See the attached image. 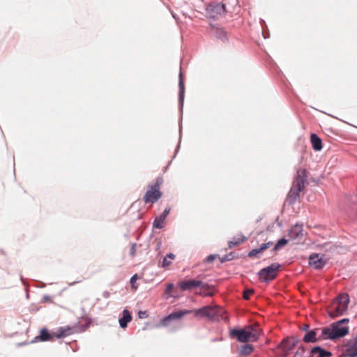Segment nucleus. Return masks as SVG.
Returning a JSON list of instances; mask_svg holds the SVG:
<instances>
[{"label": "nucleus", "mask_w": 357, "mask_h": 357, "mask_svg": "<svg viewBox=\"0 0 357 357\" xmlns=\"http://www.w3.org/2000/svg\"><path fill=\"white\" fill-rule=\"evenodd\" d=\"M307 177L306 170L305 169H299L297 170L296 176L288 194L287 199L290 204H294L298 198L300 192L304 189Z\"/></svg>", "instance_id": "f257e3e1"}, {"label": "nucleus", "mask_w": 357, "mask_h": 357, "mask_svg": "<svg viewBox=\"0 0 357 357\" xmlns=\"http://www.w3.org/2000/svg\"><path fill=\"white\" fill-rule=\"evenodd\" d=\"M349 296L347 294H340L332 303L329 315L331 317H337L344 314L348 309Z\"/></svg>", "instance_id": "f03ea898"}, {"label": "nucleus", "mask_w": 357, "mask_h": 357, "mask_svg": "<svg viewBox=\"0 0 357 357\" xmlns=\"http://www.w3.org/2000/svg\"><path fill=\"white\" fill-rule=\"evenodd\" d=\"M195 316L206 317L212 321L226 320L227 317H223L224 310L206 305L197 310H192Z\"/></svg>", "instance_id": "7ed1b4c3"}, {"label": "nucleus", "mask_w": 357, "mask_h": 357, "mask_svg": "<svg viewBox=\"0 0 357 357\" xmlns=\"http://www.w3.org/2000/svg\"><path fill=\"white\" fill-rule=\"evenodd\" d=\"M70 333V328H59L56 333H54L52 334L50 333L46 328H42L40 330V335L36 336L31 342L50 341L53 339L54 337L60 338L62 337H66Z\"/></svg>", "instance_id": "20e7f679"}, {"label": "nucleus", "mask_w": 357, "mask_h": 357, "mask_svg": "<svg viewBox=\"0 0 357 357\" xmlns=\"http://www.w3.org/2000/svg\"><path fill=\"white\" fill-rule=\"evenodd\" d=\"M161 184L162 180L158 178L154 184L149 185L143 198L145 203L154 204L161 197L162 193L159 190Z\"/></svg>", "instance_id": "39448f33"}, {"label": "nucleus", "mask_w": 357, "mask_h": 357, "mask_svg": "<svg viewBox=\"0 0 357 357\" xmlns=\"http://www.w3.org/2000/svg\"><path fill=\"white\" fill-rule=\"evenodd\" d=\"M280 268V264L273 263L270 266L261 269L257 273L259 280L265 283L272 281L276 278Z\"/></svg>", "instance_id": "423d86ee"}, {"label": "nucleus", "mask_w": 357, "mask_h": 357, "mask_svg": "<svg viewBox=\"0 0 357 357\" xmlns=\"http://www.w3.org/2000/svg\"><path fill=\"white\" fill-rule=\"evenodd\" d=\"M349 319L345 318L335 323H333L331 325L333 333L332 337H334V340L342 337L349 333Z\"/></svg>", "instance_id": "0eeeda50"}, {"label": "nucleus", "mask_w": 357, "mask_h": 357, "mask_svg": "<svg viewBox=\"0 0 357 357\" xmlns=\"http://www.w3.org/2000/svg\"><path fill=\"white\" fill-rule=\"evenodd\" d=\"M207 13L211 18H218L225 13V5L222 3H211L208 6Z\"/></svg>", "instance_id": "6e6552de"}, {"label": "nucleus", "mask_w": 357, "mask_h": 357, "mask_svg": "<svg viewBox=\"0 0 357 357\" xmlns=\"http://www.w3.org/2000/svg\"><path fill=\"white\" fill-rule=\"evenodd\" d=\"M328 261V258L322 254H312L309 257V264L315 269L322 268Z\"/></svg>", "instance_id": "1a4fd4ad"}, {"label": "nucleus", "mask_w": 357, "mask_h": 357, "mask_svg": "<svg viewBox=\"0 0 357 357\" xmlns=\"http://www.w3.org/2000/svg\"><path fill=\"white\" fill-rule=\"evenodd\" d=\"M191 312H192L191 310H183L172 312L161 320L160 325L164 327L167 326L170 321L180 319L183 316L190 314Z\"/></svg>", "instance_id": "9d476101"}, {"label": "nucleus", "mask_w": 357, "mask_h": 357, "mask_svg": "<svg viewBox=\"0 0 357 357\" xmlns=\"http://www.w3.org/2000/svg\"><path fill=\"white\" fill-rule=\"evenodd\" d=\"M178 286L182 291H190L197 287H204L206 284L201 280H188L179 282Z\"/></svg>", "instance_id": "9b49d317"}, {"label": "nucleus", "mask_w": 357, "mask_h": 357, "mask_svg": "<svg viewBox=\"0 0 357 357\" xmlns=\"http://www.w3.org/2000/svg\"><path fill=\"white\" fill-rule=\"evenodd\" d=\"M230 336L236 338L240 342L251 341V338L246 328L243 329H233L231 331Z\"/></svg>", "instance_id": "f8f14e48"}, {"label": "nucleus", "mask_w": 357, "mask_h": 357, "mask_svg": "<svg viewBox=\"0 0 357 357\" xmlns=\"http://www.w3.org/2000/svg\"><path fill=\"white\" fill-rule=\"evenodd\" d=\"M288 236L291 240L300 241L304 236V231L301 225H295L289 231Z\"/></svg>", "instance_id": "ddd939ff"}, {"label": "nucleus", "mask_w": 357, "mask_h": 357, "mask_svg": "<svg viewBox=\"0 0 357 357\" xmlns=\"http://www.w3.org/2000/svg\"><path fill=\"white\" fill-rule=\"evenodd\" d=\"M318 332L319 330L318 328L307 331L305 335L303 336V340L305 343H315L319 341L318 337Z\"/></svg>", "instance_id": "4468645a"}, {"label": "nucleus", "mask_w": 357, "mask_h": 357, "mask_svg": "<svg viewBox=\"0 0 357 357\" xmlns=\"http://www.w3.org/2000/svg\"><path fill=\"white\" fill-rule=\"evenodd\" d=\"M319 330V332H318V339L319 341L321 340H334V337H332V330L331 328H318Z\"/></svg>", "instance_id": "2eb2a0df"}, {"label": "nucleus", "mask_w": 357, "mask_h": 357, "mask_svg": "<svg viewBox=\"0 0 357 357\" xmlns=\"http://www.w3.org/2000/svg\"><path fill=\"white\" fill-rule=\"evenodd\" d=\"M132 320V316L130 312L125 309L122 312V317H121L119 320V326L122 328H125L128 323H129Z\"/></svg>", "instance_id": "dca6fc26"}, {"label": "nucleus", "mask_w": 357, "mask_h": 357, "mask_svg": "<svg viewBox=\"0 0 357 357\" xmlns=\"http://www.w3.org/2000/svg\"><path fill=\"white\" fill-rule=\"evenodd\" d=\"M344 354L347 357H357V341L351 340Z\"/></svg>", "instance_id": "f3484780"}, {"label": "nucleus", "mask_w": 357, "mask_h": 357, "mask_svg": "<svg viewBox=\"0 0 357 357\" xmlns=\"http://www.w3.org/2000/svg\"><path fill=\"white\" fill-rule=\"evenodd\" d=\"M246 328L251 338V342L257 341L260 336L259 329L253 326H249Z\"/></svg>", "instance_id": "a211bd4d"}, {"label": "nucleus", "mask_w": 357, "mask_h": 357, "mask_svg": "<svg viewBox=\"0 0 357 357\" xmlns=\"http://www.w3.org/2000/svg\"><path fill=\"white\" fill-rule=\"evenodd\" d=\"M312 148L316 151H319L322 149V142L321 139L316 135L312 134L310 137Z\"/></svg>", "instance_id": "6ab92c4d"}, {"label": "nucleus", "mask_w": 357, "mask_h": 357, "mask_svg": "<svg viewBox=\"0 0 357 357\" xmlns=\"http://www.w3.org/2000/svg\"><path fill=\"white\" fill-rule=\"evenodd\" d=\"M326 252H340L344 249L342 247H339L331 243H326L321 245Z\"/></svg>", "instance_id": "aec40b11"}, {"label": "nucleus", "mask_w": 357, "mask_h": 357, "mask_svg": "<svg viewBox=\"0 0 357 357\" xmlns=\"http://www.w3.org/2000/svg\"><path fill=\"white\" fill-rule=\"evenodd\" d=\"M179 84V103H180V107L182 109V107L183 106L185 90H184V83H183V81L182 79L181 72H180V74H179V84Z\"/></svg>", "instance_id": "412c9836"}, {"label": "nucleus", "mask_w": 357, "mask_h": 357, "mask_svg": "<svg viewBox=\"0 0 357 357\" xmlns=\"http://www.w3.org/2000/svg\"><path fill=\"white\" fill-rule=\"evenodd\" d=\"M213 31L215 37L222 41H225L227 40V33L222 28L214 27Z\"/></svg>", "instance_id": "4be33fe9"}, {"label": "nucleus", "mask_w": 357, "mask_h": 357, "mask_svg": "<svg viewBox=\"0 0 357 357\" xmlns=\"http://www.w3.org/2000/svg\"><path fill=\"white\" fill-rule=\"evenodd\" d=\"M245 238L242 234H238L228 242V247L232 248L245 241Z\"/></svg>", "instance_id": "5701e85b"}, {"label": "nucleus", "mask_w": 357, "mask_h": 357, "mask_svg": "<svg viewBox=\"0 0 357 357\" xmlns=\"http://www.w3.org/2000/svg\"><path fill=\"white\" fill-rule=\"evenodd\" d=\"M282 345H280L279 347L282 348V357H288L289 352L293 349L289 347V344H288V340H284L282 342Z\"/></svg>", "instance_id": "b1692460"}, {"label": "nucleus", "mask_w": 357, "mask_h": 357, "mask_svg": "<svg viewBox=\"0 0 357 357\" xmlns=\"http://www.w3.org/2000/svg\"><path fill=\"white\" fill-rule=\"evenodd\" d=\"M166 218L163 215H160L158 217H156L153 222V227L157 229H162L165 226V221Z\"/></svg>", "instance_id": "393cba45"}, {"label": "nucleus", "mask_w": 357, "mask_h": 357, "mask_svg": "<svg viewBox=\"0 0 357 357\" xmlns=\"http://www.w3.org/2000/svg\"><path fill=\"white\" fill-rule=\"evenodd\" d=\"M317 352H321L324 354V357H331L332 356V353L331 351H326L319 346L314 347L311 349L312 355L316 354Z\"/></svg>", "instance_id": "a878e982"}, {"label": "nucleus", "mask_w": 357, "mask_h": 357, "mask_svg": "<svg viewBox=\"0 0 357 357\" xmlns=\"http://www.w3.org/2000/svg\"><path fill=\"white\" fill-rule=\"evenodd\" d=\"M254 348L251 344H245L241 347L240 350V353L243 355L247 356L251 354L253 351Z\"/></svg>", "instance_id": "bb28decb"}, {"label": "nucleus", "mask_w": 357, "mask_h": 357, "mask_svg": "<svg viewBox=\"0 0 357 357\" xmlns=\"http://www.w3.org/2000/svg\"><path fill=\"white\" fill-rule=\"evenodd\" d=\"M174 258H175V255L174 254H172V253L168 254L163 259L162 266L164 268L168 266L172 263L171 260H173Z\"/></svg>", "instance_id": "cd10ccee"}, {"label": "nucleus", "mask_w": 357, "mask_h": 357, "mask_svg": "<svg viewBox=\"0 0 357 357\" xmlns=\"http://www.w3.org/2000/svg\"><path fill=\"white\" fill-rule=\"evenodd\" d=\"M288 243V241L285 238H281L280 239L277 243L275 245L273 250V251H277L278 250H280V248H282V247H284V245H286Z\"/></svg>", "instance_id": "c85d7f7f"}, {"label": "nucleus", "mask_w": 357, "mask_h": 357, "mask_svg": "<svg viewBox=\"0 0 357 357\" xmlns=\"http://www.w3.org/2000/svg\"><path fill=\"white\" fill-rule=\"evenodd\" d=\"M263 252L259 249V248H256V249H253L250 252H249L248 253V256L250 257H258L259 256V255H261Z\"/></svg>", "instance_id": "c756f323"}, {"label": "nucleus", "mask_w": 357, "mask_h": 357, "mask_svg": "<svg viewBox=\"0 0 357 357\" xmlns=\"http://www.w3.org/2000/svg\"><path fill=\"white\" fill-rule=\"evenodd\" d=\"M305 349L303 346H301L298 348V350L294 354V357H303Z\"/></svg>", "instance_id": "7c9ffc66"}, {"label": "nucleus", "mask_w": 357, "mask_h": 357, "mask_svg": "<svg viewBox=\"0 0 357 357\" xmlns=\"http://www.w3.org/2000/svg\"><path fill=\"white\" fill-rule=\"evenodd\" d=\"M233 253L231 252L229 253V255H226L223 257H222L220 258V261L222 263V262H225V261H229V260H231L233 259Z\"/></svg>", "instance_id": "2f4dec72"}, {"label": "nucleus", "mask_w": 357, "mask_h": 357, "mask_svg": "<svg viewBox=\"0 0 357 357\" xmlns=\"http://www.w3.org/2000/svg\"><path fill=\"white\" fill-rule=\"evenodd\" d=\"M273 244V243L271 241H268L267 243H262L260 247L259 248L262 252H264L265 250H266L267 248H268L271 245Z\"/></svg>", "instance_id": "473e14b6"}, {"label": "nucleus", "mask_w": 357, "mask_h": 357, "mask_svg": "<svg viewBox=\"0 0 357 357\" xmlns=\"http://www.w3.org/2000/svg\"><path fill=\"white\" fill-rule=\"evenodd\" d=\"M136 246H137L136 243H132V245H131V248L130 249V255L132 257H133L135 255Z\"/></svg>", "instance_id": "72a5a7b5"}, {"label": "nucleus", "mask_w": 357, "mask_h": 357, "mask_svg": "<svg viewBox=\"0 0 357 357\" xmlns=\"http://www.w3.org/2000/svg\"><path fill=\"white\" fill-rule=\"evenodd\" d=\"M253 292H254L253 289H248V290L245 291L244 294H243V298L245 299H248L250 297V295L253 294Z\"/></svg>", "instance_id": "f704fd0d"}, {"label": "nucleus", "mask_w": 357, "mask_h": 357, "mask_svg": "<svg viewBox=\"0 0 357 357\" xmlns=\"http://www.w3.org/2000/svg\"><path fill=\"white\" fill-rule=\"evenodd\" d=\"M217 257H218L217 255H210L206 257V261L208 263H211V262L213 261Z\"/></svg>", "instance_id": "c9c22d12"}, {"label": "nucleus", "mask_w": 357, "mask_h": 357, "mask_svg": "<svg viewBox=\"0 0 357 357\" xmlns=\"http://www.w3.org/2000/svg\"><path fill=\"white\" fill-rule=\"evenodd\" d=\"M173 288H174V284H172V283L168 284L167 286V288H166V291H165L166 294L168 295H170Z\"/></svg>", "instance_id": "e433bc0d"}, {"label": "nucleus", "mask_w": 357, "mask_h": 357, "mask_svg": "<svg viewBox=\"0 0 357 357\" xmlns=\"http://www.w3.org/2000/svg\"><path fill=\"white\" fill-rule=\"evenodd\" d=\"M138 317L140 319H144L148 317V314L146 311H139L138 312Z\"/></svg>", "instance_id": "4c0bfd02"}, {"label": "nucleus", "mask_w": 357, "mask_h": 357, "mask_svg": "<svg viewBox=\"0 0 357 357\" xmlns=\"http://www.w3.org/2000/svg\"><path fill=\"white\" fill-rule=\"evenodd\" d=\"M171 211V208L169 207H167L164 211L162 212V213L161 214L162 215H163L164 217H165L167 218V215H169V212Z\"/></svg>", "instance_id": "58836bf2"}, {"label": "nucleus", "mask_w": 357, "mask_h": 357, "mask_svg": "<svg viewBox=\"0 0 357 357\" xmlns=\"http://www.w3.org/2000/svg\"><path fill=\"white\" fill-rule=\"evenodd\" d=\"M298 340L296 338V339H294V342H292V344H289V347H290L291 348L294 349V348L296 346V344H298Z\"/></svg>", "instance_id": "ea45409f"}, {"label": "nucleus", "mask_w": 357, "mask_h": 357, "mask_svg": "<svg viewBox=\"0 0 357 357\" xmlns=\"http://www.w3.org/2000/svg\"><path fill=\"white\" fill-rule=\"evenodd\" d=\"M137 278V274H135L134 275H132L130 280V283L133 284L135 282Z\"/></svg>", "instance_id": "a19ab883"}, {"label": "nucleus", "mask_w": 357, "mask_h": 357, "mask_svg": "<svg viewBox=\"0 0 357 357\" xmlns=\"http://www.w3.org/2000/svg\"><path fill=\"white\" fill-rule=\"evenodd\" d=\"M308 328H309V325H307V324H305L302 327V330L306 331V333L307 332V331H309Z\"/></svg>", "instance_id": "79ce46f5"}, {"label": "nucleus", "mask_w": 357, "mask_h": 357, "mask_svg": "<svg viewBox=\"0 0 357 357\" xmlns=\"http://www.w3.org/2000/svg\"><path fill=\"white\" fill-rule=\"evenodd\" d=\"M319 354L318 356L317 357H324V354L321 352H317Z\"/></svg>", "instance_id": "37998d69"}]
</instances>
